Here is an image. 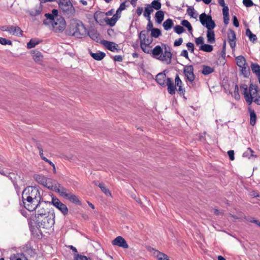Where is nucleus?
I'll return each mask as SVG.
<instances>
[{
  "label": "nucleus",
  "mask_w": 260,
  "mask_h": 260,
  "mask_svg": "<svg viewBox=\"0 0 260 260\" xmlns=\"http://www.w3.org/2000/svg\"><path fill=\"white\" fill-rule=\"evenodd\" d=\"M52 25L55 32H61L66 28V22L63 17H59L54 20Z\"/></svg>",
  "instance_id": "nucleus-6"
},
{
  "label": "nucleus",
  "mask_w": 260,
  "mask_h": 260,
  "mask_svg": "<svg viewBox=\"0 0 260 260\" xmlns=\"http://www.w3.org/2000/svg\"><path fill=\"white\" fill-rule=\"evenodd\" d=\"M51 205H53L57 208L64 215H66L68 213V208L67 206L61 203L58 199L55 197L52 198V201L50 202Z\"/></svg>",
  "instance_id": "nucleus-7"
},
{
  "label": "nucleus",
  "mask_w": 260,
  "mask_h": 260,
  "mask_svg": "<svg viewBox=\"0 0 260 260\" xmlns=\"http://www.w3.org/2000/svg\"><path fill=\"white\" fill-rule=\"evenodd\" d=\"M45 16L46 17L47 20H50L52 24L56 19L51 13H46L45 14Z\"/></svg>",
  "instance_id": "nucleus-59"
},
{
  "label": "nucleus",
  "mask_w": 260,
  "mask_h": 260,
  "mask_svg": "<svg viewBox=\"0 0 260 260\" xmlns=\"http://www.w3.org/2000/svg\"><path fill=\"white\" fill-rule=\"evenodd\" d=\"M74 260H91L90 257L79 254H75Z\"/></svg>",
  "instance_id": "nucleus-49"
},
{
  "label": "nucleus",
  "mask_w": 260,
  "mask_h": 260,
  "mask_svg": "<svg viewBox=\"0 0 260 260\" xmlns=\"http://www.w3.org/2000/svg\"><path fill=\"white\" fill-rule=\"evenodd\" d=\"M66 199L69 200L71 202L78 205H81V201L79 199L77 196L75 194L68 193Z\"/></svg>",
  "instance_id": "nucleus-21"
},
{
  "label": "nucleus",
  "mask_w": 260,
  "mask_h": 260,
  "mask_svg": "<svg viewBox=\"0 0 260 260\" xmlns=\"http://www.w3.org/2000/svg\"><path fill=\"white\" fill-rule=\"evenodd\" d=\"M35 210V213L30 215L28 219V221L29 220H34L37 218L40 219V217H43L44 216L54 213V209L51 207V202L42 200L38 204Z\"/></svg>",
  "instance_id": "nucleus-1"
},
{
  "label": "nucleus",
  "mask_w": 260,
  "mask_h": 260,
  "mask_svg": "<svg viewBox=\"0 0 260 260\" xmlns=\"http://www.w3.org/2000/svg\"><path fill=\"white\" fill-rule=\"evenodd\" d=\"M23 31L20 27L18 26H15L14 28L13 35H15L18 37H22L23 34Z\"/></svg>",
  "instance_id": "nucleus-47"
},
{
  "label": "nucleus",
  "mask_w": 260,
  "mask_h": 260,
  "mask_svg": "<svg viewBox=\"0 0 260 260\" xmlns=\"http://www.w3.org/2000/svg\"><path fill=\"white\" fill-rule=\"evenodd\" d=\"M45 181L46 183H45L43 186L51 190L54 191L55 189L56 188V186H59V183L55 180H53L51 178H47Z\"/></svg>",
  "instance_id": "nucleus-14"
},
{
  "label": "nucleus",
  "mask_w": 260,
  "mask_h": 260,
  "mask_svg": "<svg viewBox=\"0 0 260 260\" xmlns=\"http://www.w3.org/2000/svg\"><path fill=\"white\" fill-rule=\"evenodd\" d=\"M234 98L236 100H239L240 99V95L239 92V87L238 85L236 84L235 85L234 89Z\"/></svg>",
  "instance_id": "nucleus-54"
},
{
  "label": "nucleus",
  "mask_w": 260,
  "mask_h": 260,
  "mask_svg": "<svg viewBox=\"0 0 260 260\" xmlns=\"http://www.w3.org/2000/svg\"><path fill=\"white\" fill-rule=\"evenodd\" d=\"M240 68L241 74H242L245 78H248L250 74V69L248 67V64L241 67Z\"/></svg>",
  "instance_id": "nucleus-35"
},
{
  "label": "nucleus",
  "mask_w": 260,
  "mask_h": 260,
  "mask_svg": "<svg viewBox=\"0 0 260 260\" xmlns=\"http://www.w3.org/2000/svg\"><path fill=\"white\" fill-rule=\"evenodd\" d=\"M236 60L237 66L239 68L242 67L245 65L247 66V64L245 58L242 55L237 56L236 58Z\"/></svg>",
  "instance_id": "nucleus-28"
},
{
  "label": "nucleus",
  "mask_w": 260,
  "mask_h": 260,
  "mask_svg": "<svg viewBox=\"0 0 260 260\" xmlns=\"http://www.w3.org/2000/svg\"><path fill=\"white\" fill-rule=\"evenodd\" d=\"M173 21L171 19H167L162 24L164 29L166 30L170 29L173 27Z\"/></svg>",
  "instance_id": "nucleus-34"
},
{
  "label": "nucleus",
  "mask_w": 260,
  "mask_h": 260,
  "mask_svg": "<svg viewBox=\"0 0 260 260\" xmlns=\"http://www.w3.org/2000/svg\"><path fill=\"white\" fill-rule=\"evenodd\" d=\"M148 35V31L145 30H142L139 35V38L141 40L140 46H142V44L148 43V45H150L152 42V39H149L147 37Z\"/></svg>",
  "instance_id": "nucleus-12"
},
{
  "label": "nucleus",
  "mask_w": 260,
  "mask_h": 260,
  "mask_svg": "<svg viewBox=\"0 0 260 260\" xmlns=\"http://www.w3.org/2000/svg\"><path fill=\"white\" fill-rule=\"evenodd\" d=\"M164 52L159 56L158 59L161 61H166L167 64H169L171 62L172 53L171 52L170 48L164 45Z\"/></svg>",
  "instance_id": "nucleus-9"
},
{
  "label": "nucleus",
  "mask_w": 260,
  "mask_h": 260,
  "mask_svg": "<svg viewBox=\"0 0 260 260\" xmlns=\"http://www.w3.org/2000/svg\"><path fill=\"white\" fill-rule=\"evenodd\" d=\"M40 218V219L37 218L34 220H29L28 222V224L31 226L34 224H35L37 228L40 231L42 237L43 234L40 229L41 228L46 229H51L55 223V213L50 214Z\"/></svg>",
  "instance_id": "nucleus-2"
},
{
  "label": "nucleus",
  "mask_w": 260,
  "mask_h": 260,
  "mask_svg": "<svg viewBox=\"0 0 260 260\" xmlns=\"http://www.w3.org/2000/svg\"><path fill=\"white\" fill-rule=\"evenodd\" d=\"M181 24L183 26L187 28L188 31L191 33V32L192 31V27L191 24L188 20H185V19L183 20L181 22Z\"/></svg>",
  "instance_id": "nucleus-42"
},
{
  "label": "nucleus",
  "mask_w": 260,
  "mask_h": 260,
  "mask_svg": "<svg viewBox=\"0 0 260 260\" xmlns=\"http://www.w3.org/2000/svg\"><path fill=\"white\" fill-rule=\"evenodd\" d=\"M194 9L193 8L191 7H188L187 12L188 14V15L193 18H196L197 14L194 13Z\"/></svg>",
  "instance_id": "nucleus-50"
},
{
  "label": "nucleus",
  "mask_w": 260,
  "mask_h": 260,
  "mask_svg": "<svg viewBox=\"0 0 260 260\" xmlns=\"http://www.w3.org/2000/svg\"><path fill=\"white\" fill-rule=\"evenodd\" d=\"M141 46L142 50L146 53H150V50L149 48H147L146 47L148 46L149 45H148V43L142 44Z\"/></svg>",
  "instance_id": "nucleus-61"
},
{
  "label": "nucleus",
  "mask_w": 260,
  "mask_h": 260,
  "mask_svg": "<svg viewBox=\"0 0 260 260\" xmlns=\"http://www.w3.org/2000/svg\"><path fill=\"white\" fill-rule=\"evenodd\" d=\"M89 37L93 41L99 42L100 39V34L98 31L94 29H90L89 31H87V33Z\"/></svg>",
  "instance_id": "nucleus-17"
},
{
  "label": "nucleus",
  "mask_w": 260,
  "mask_h": 260,
  "mask_svg": "<svg viewBox=\"0 0 260 260\" xmlns=\"http://www.w3.org/2000/svg\"><path fill=\"white\" fill-rule=\"evenodd\" d=\"M114 12V9H111L108 12L106 13L102 12H96L94 14V18L96 21H98L99 18L103 17L104 15H105L106 16H111L113 15Z\"/></svg>",
  "instance_id": "nucleus-20"
},
{
  "label": "nucleus",
  "mask_w": 260,
  "mask_h": 260,
  "mask_svg": "<svg viewBox=\"0 0 260 260\" xmlns=\"http://www.w3.org/2000/svg\"><path fill=\"white\" fill-rule=\"evenodd\" d=\"M228 41H234L236 39V34L235 31L232 29H229V32L228 33Z\"/></svg>",
  "instance_id": "nucleus-46"
},
{
  "label": "nucleus",
  "mask_w": 260,
  "mask_h": 260,
  "mask_svg": "<svg viewBox=\"0 0 260 260\" xmlns=\"http://www.w3.org/2000/svg\"><path fill=\"white\" fill-rule=\"evenodd\" d=\"M209 19L208 20V22L205 25L206 27L208 29L207 31L213 30V29L216 26L215 22L212 20V17L208 18Z\"/></svg>",
  "instance_id": "nucleus-31"
},
{
  "label": "nucleus",
  "mask_w": 260,
  "mask_h": 260,
  "mask_svg": "<svg viewBox=\"0 0 260 260\" xmlns=\"http://www.w3.org/2000/svg\"><path fill=\"white\" fill-rule=\"evenodd\" d=\"M176 87H178V89H176V90H177L178 92V93L180 95H184L185 92V90L184 88L182 87V85H180L179 86H176Z\"/></svg>",
  "instance_id": "nucleus-60"
},
{
  "label": "nucleus",
  "mask_w": 260,
  "mask_h": 260,
  "mask_svg": "<svg viewBox=\"0 0 260 260\" xmlns=\"http://www.w3.org/2000/svg\"><path fill=\"white\" fill-rule=\"evenodd\" d=\"M29 187H25L22 193V199L23 203L27 201V197L29 192Z\"/></svg>",
  "instance_id": "nucleus-51"
},
{
  "label": "nucleus",
  "mask_w": 260,
  "mask_h": 260,
  "mask_svg": "<svg viewBox=\"0 0 260 260\" xmlns=\"http://www.w3.org/2000/svg\"><path fill=\"white\" fill-rule=\"evenodd\" d=\"M252 96L254 98L253 102L258 105H260V90H255L252 93Z\"/></svg>",
  "instance_id": "nucleus-36"
},
{
  "label": "nucleus",
  "mask_w": 260,
  "mask_h": 260,
  "mask_svg": "<svg viewBox=\"0 0 260 260\" xmlns=\"http://www.w3.org/2000/svg\"><path fill=\"white\" fill-rule=\"evenodd\" d=\"M156 254L155 255L158 260H169L168 256L166 254L160 252L159 251H155Z\"/></svg>",
  "instance_id": "nucleus-45"
},
{
  "label": "nucleus",
  "mask_w": 260,
  "mask_h": 260,
  "mask_svg": "<svg viewBox=\"0 0 260 260\" xmlns=\"http://www.w3.org/2000/svg\"><path fill=\"white\" fill-rule=\"evenodd\" d=\"M10 260H28V258L24 253H17L11 256Z\"/></svg>",
  "instance_id": "nucleus-22"
},
{
  "label": "nucleus",
  "mask_w": 260,
  "mask_h": 260,
  "mask_svg": "<svg viewBox=\"0 0 260 260\" xmlns=\"http://www.w3.org/2000/svg\"><path fill=\"white\" fill-rule=\"evenodd\" d=\"M214 72V69L213 68L210 67V66H208L206 65L203 66V70L202 71V73L204 75H208L211 73H212Z\"/></svg>",
  "instance_id": "nucleus-33"
},
{
  "label": "nucleus",
  "mask_w": 260,
  "mask_h": 260,
  "mask_svg": "<svg viewBox=\"0 0 260 260\" xmlns=\"http://www.w3.org/2000/svg\"><path fill=\"white\" fill-rule=\"evenodd\" d=\"M250 67L252 73L257 77L260 84V66L257 63L251 62Z\"/></svg>",
  "instance_id": "nucleus-16"
},
{
  "label": "nucleus",
  "mask_w": 260,
  "mask_h": 260,
  "mask_svg": "<svg viewBox=\"0 0 260 260\" xmlns=\"http://www.w3.org/2000/svg\"><path fill=\"white\" fill-rule=\"evenodd\" d=\"M32 141L35 144L36 146L37 147V148L39 149V150L42 153L43 148H42V146L41 144L40 143V142L34 138L32 139Z\"/></svg>",
  "instance_id": "nucleus-56"
},
{
  "label": "nucleus",
  "mask_w": 260,
  "mask_h": 260,
  "mask_svg": "<svg viewBox=\"0 0 260 260\" xmlns=\"http://www.w3.org/2000/svg\"><path fill=\"white\" fill-rule=\"evenodd\" d=\"M243 94L244 95V98L247 103L250 105L253 102V99L254 98L252 96V92H249L248 90V88L243 89Z\"/></svg>",
  "instance_id": "nucleus-18"
},
{
  "label": "nucleus",
  "mask_w": 260,
  "mask_h": 260,
  "mask_svg": "<svg viewBox=\"0 0 260 260\" xmlns=\"http://www.w3.org/2000/svg\"><path fill=\"white\" fill-rule=\"evenodd\" d=\"M70 35L77 37H82L86 35L87 29L84 25L81 23L73 22L70 25Z\"/></svg>",
  "instance_id": "nucleus-5"
},
{
  "label": "nucleus",
  "mask_w": 260,
  "mask_h": 260,
  "mask_svg": "<svg viewBox=\"0 0 260 260\" xmlns=\"http://www.w3.org/2000/svg\"><path fill=\"white\" fill-rule=\"evenodd\" d=\"M211 16L207 15L205 13H203L200 16V21L203 25H205L208 21L209 17Z\"/></svg>",
  "instance_id": "nucleus-40"
},
{
  "label": "nucleus",
  "mask_w": 260,
  "mask_h": 260,
  "mask_svg": "<svg viewBox=\"0 0 260 260\" xmlns=\"http://www.w3.org/2000/svg\"><path fill=\"white\" fill-rule=\"evenodd\" d=\"M245 35L249 38V40L250 42L253 43H255L257 39L256 36L253 34L249 28H247L246 29Z\"/></svg>",
  "instance_id": "nucleus-25"
},
{
  "label": "nucleus",
  "mask_w": 260,
  "mask_h": 260,
  "mask_svg": "<svg viewBox=\"0 0 260 260\" xmlns=\"http://www.w3.org/2000/svg\"><path fill=\"white\" fill-rule=\"evenodd\" d=\"M174 31L178 35H180L185 31V29L183 27L179 25H176L174 27Z\"/></svg>",
  "instance_id": "nucleus-48"
},
{
  "label": "nucleus",
  "mask_w": 260,
  "mask_h": 260,
  "mask_svg": "<svg viewBox=\"0 0 260 260\" xmlns=\"http://www.w3.org/2000/svg\"><path fill=\"white\" fill-rule=\"evenodd\" d=\"M229 7L228 6H223V9H222L223 16H229Z\"/></svg>",
  "instance_id": "nucleus-64"
},
{
  "label": "nucleus",
  "mask_w": 260,
  "mask_h": 260,
  "mask_svg": "<svg viewBox=\"0 0 260 260\" xmlns=\"http://www.w3.org/2000/svg\"><path fill=\"white\" fill-rule=\"evenodd\" d=\"M30 53L32 55V57L36 61H40L43 58L42 53L38 50H31Z\"/></svg>",
  "instance_id": "nucleus-27"
},
{
  "label": "nucleus",
  "mask_w": 260,
  "mask_h": 260,
  "mask_svg": "<svg viewBox=\"0 0 260 260\" xmlns=\"http://www.w3.org/2000/svg\"><path fill=\"white\" fill-rule=\"evenodd\" d=\"M90 54L93 59L98 61L102 60L106 56V54L101 51H99L97 53L90 52Z\"/></svg>",
  "instance_id": "nucleus-23"
},
{
  "label": "nucleus",
  "mask_w": 260,
  "mask_h": 260,
  "mask_svg": "<svg viewBox=\"0 0 260 260\" xmlns=\"http://www.w3.org/2000/svg\"><path fill=\"white\" fill-rule=\"evenodd\" d=\"M243 4L246 7H251L254 5L252 0H243Z\"/></svg>",
  "instance_id": "nucleus-58"
},
{
  "label": "nucleus",
  "mask_w": 260,
  "mask_h": 260,
  "mask_svg": "<svg viewBox=\"0 0 260 260\" xmlns=\"http://www.w3.org/2000/svg\"><path fill=\"white\" fill-rule=\"evenodd\" d=\"M207 41L210 43H214L215 42V34L213 30L207 31Z\"/></svg>",
  "instance_id": "nucleus-32"
},
{
  "label": "nucleus",
  "mask_w": 260,
  "mask_h": 260,
  "mask_svg": "<svg viewBox=\"0 0 260 260\" xmlns=\"http://www.w3.org/2000/svg\"><path fill=\"white\" fill-rule=\"evenodd\" d=\"M213 47L211 45L204 44L199 47V50L206 52H211L213 51Z\"/></svg>",
  "instance_id": "nucleus-39"
},
{
  "label": "nucleus",
  "mask_w": 260,
  "mask_h": 260,
  "mask_svg": "<svg viewBox=\"0 0 260 260\" xmlns=\"http://www.w3.org/2000/svg\"><path fill=\"white\" fill-rule=\"evenodd\" d=\"M153 12V9L151 8L150 7L147 6L145 8V11L143 13L144 16H148Z\"/></svg>",
  "instance_id": "nucleus-53"
},
{
  "label": "nucleus",
  "mask_w": 260,
  "mask_h": 260,
  "mask_svg": "<svg viewBox=\"0 0 260 260\" xmlns=\"http://www.w3.org/2000/svg\"><path fill=\"white\" fill-rule=\"evenodd\" d=\"M186 46L189 51H190L191 53L193 52L194 47V45L192 43L188 42L186 44Z\"/></svg>",
  "instance_id": "nucleus-63"
},
{
  "label": "nucleus",
  "mask_w": 260,
  "mask_h": 260,
  "mask_svg": "<svg viewBox=\"0 0 260 260\" xmlns=\"http://www.w3.org/2000/svg\"><path fill=\"white\" fill-rule=\"evenodd\" d=\"M12 182L13 183L16 181V175L14 173L10 172L9 173L8 175L7 176Z\"/></svg>",
  "instance_id": "nucleus-57"
},
{
  "label": "nucleus",
  "mask_w": 260,
  "mask_h": 260,
  "mask_svg": "<svg viewBox=\"0 0 260 260\" xmlns=\"http://www.w3.org/2000/svg\"><path fill=\"white\" fill-rule=\"evenodd\" d=\"M112 243L113 245L118 246L123 248H128V247L126 240L121 236L117 237L112 241Z\"/></svg>",
  "instance_id": "nucleus-13"
},
{
  "label": "nucleus",
  "mask_w": 260,
  "mask_h": 260,
  "mask_svg": "<svg viewBox=\"0 0 260 260\" xmlns=\"http://www.w3.org/2000/svg\"><path fill=\"white\" fill-rule=\"evenodd\" d=\"M155 21L158 24H160L164 18V12L159 10L156 12L155 15Z\"/></svg>",
  "instance_id": "nucleus-26"
},
{
  "label": "nucleus",
  "mask_w": 260,
  "mask_h": 260,
  "mask_svg": "<svg viewBox=\"0 0 260 260\" xmlns=\"http://www.w3.org/2000/svg\"><path fill=\"white\" fill-rule=\"evenodd\" d=\"M98 186L101 188V190L107 196H111V193L108 188H107L104 183H101L98 184Z\"/></svg>",
  "instance_id": "nucleus-41"
},
{
  "label": "nucleus",
  "mask_w": 260,
  "mask_h": 260,
  "mask_svg": "<svg viewBox=\"0 0 260 260\" xmlns=\"http://www.w3.org/2000/svg\"><path fill=\"white\" fill-rule=\"evenodd\" d=\"M41 201L32 199L31 200H27L26 201L23 202L24 207L29 211H33L36 210V207Z\"/></svg>",
  "instance_id": "nucleus-11"
},
{
  "label": "nucleus",
  "mask_w": 260,
  "mask_h": 260,
  "mask_svg": "<svg viewBox=\"0 0 260 260\" xmlns=\"http://www.w3.org/2000/svg\"><path fill=\"white\" fill-rule=\"evenodd\" d=\"M146 6L150 7L151 8H153L156 10H159L161 8V4L159 0H154L151 4H147Z\"/></svg>",
  "instance_id": "nucleus-29"
},
{
  "label": "nucleus",
  "mask_w": 260,
  "mask_h": 260,
  "mask_svg": "<svg viewBox=\"0 0 260 260\" xmlns=\"http://www.w3.org/2000/svg\"><path fill=\"white\" fill-rule=\"evenodd\" d=\"M0 44L3 45H12V43L11 40L2 37H0Z\"/></svg>",
  "instance_id": "nucleus-52"
},
{
  "label": "nucleus",
  "mask_w": 260,
  "mask_h": 260,
  "mask_svg": "<svg viewBox=\"0 0 260 260\" xmlns=\"http://www.w3.org/2000/svg\"><path fill=\"white\" fill-rule=\"evenodd\" d=\"M101 44L103 45L108 50L114 52L115 50L118 51L119 50L116 48V44L115 43L113 42H110L107 40H102L101 41Z\"/></svg>",
  "instance_id": "nucleus-15"
},
{
  "label": "nucleus",
  "mask_w": 260,
  "mask_h": 260,
  "mask_svg": "<svg viewBox=\"0 0 260 260\" xmlns=\"http://www.w3.org/2000/svg\"><path fill=\"white\" fill-rule=\"evenodd\" d=\"M248 111L250 114V123L252 126H254L256 121L257 116L254 110L250 107L248 108Z\"/></svg>",
  "instance_id": "nucleus-19"
},
{
  "label": "nucleus",
  "mask_w": 260,
  "mask_h": 260,
  "mask_svg": "<svg viewBox=\"0 0 260 260\" xmlns=\"http://www.w3.org/2000/svg\"><path fill=\"white\" fill-rule=\"evenodd\" d=\"M151 52L154 56H160L162 54V49L159 45H157L151 50Z\"/></svg>",
  "instance_id": "nucleus-38"
},
{
  "label": "nucleus",
  "mask_w": 260,
  "mask_h": 260,
  "mask_svg": "<svg viewBox=\"0 0 260 260\" xmlns=\"http://www.w3.org/2000/svg\"><path fill=\"white\" fill-rule=\"evenodd\" d=\"M58 4L64 16L72 18L74 16L75 10L70 0H59Z\"/></svg>",
  "instance_id": "nucleus-4"
},
{
  "label": "nucleus",
  "mask_w": 260,
  "mask_h": 260,
  "mask_svg": "<svg viewBox=\"0 0 260 260\" xmlns=\"http://www.w3.org/2000/svg\"><path fill=\"white\" fill-rule=\"evenodd\" d=\"M104 20L106 24L111 27L114 26L116 23V21L113 17L109 18L106 17L104 19Z\"/></svg>",
  "instance_id": "nucleus-43"
},
{
  "label": "nucleus",
  "mask_w": 260,
  "mask_h": 260,
  "mask_svg": "<svg viewBox=\"0 0 260 260\" xmlns=\"http://www.w3.org/2000/svg\"><path fill=\"white\" fill-rule=\"evenodd\" d=\"M184 74L186 79L192 83L195 79V75L193 73V67L192 65L186 66L183 70Z\"/></svg>",
  "instance_id": "nucleus-10"
},
{
  "label": "nucleus",
  "mask_w": 260,
  "mask_h": 260,
  "mask_svg": "<svg viewBox=\"0 0 260 260\" xmlns=\"http://www.w3.org/2000/svg\"><path fill=\"white\" fill-rule=\"evenodd\" d=\"M151 31V36L152 37L157 38L161 35V32L158 28H154Z\"/></svg>",
  "instance_id": "nucleus-44"
},
{
  "label": "nucleus",
  "mask_w": 260,
  "mask_h": 260,
  "mask_svg": "<svg viewBox=\"0 0 260 260\" xmlns=\"http://www.w3.org/2000/svg\"><path fill=\"white\" fill-rule=\"evenodd\" d=\"M59 186H56V188L55 189L54 191L58 193L63 198H66L68 196V193H67V189L64 187L62 186L59 183Z\"/></svg>",
  "instance_id": "nucleus-24"
},
{
  "label": "nucleus",
  "mask_w": 260,
  "mask_h": 260,
  "mask_svg": "<svg viewBox=\"0 0 260 260\" xmlns=\"http://www.w3.org/2000/svg\"><path fill=\"white\" fill-rule=\"evenodd\" d=\"M27 187H29V192L27 197V200L30 201L32 199H36L40 201L42 200V198L40 195V192L38 187L36 186H27Z\"/></svg>",
  "instance_id": "nucleus-8"
},
{
  "label": "nucleus",
  "mask_w": 260,
  "mask_h": 260,
  "mask_svg": "<svg viewBox=\"0 0 260 260\" xmlns=\"http://www.w3.org/2000/svg\"><path fill=\"white\" fill-rule=\"evenodd\" d=\"M34 178L38 183L42 185H44L45 183H46L45 180L47 179V178L41 175H35Z\"/></svg>",
  "instance_id": "nucleus-30"
},
{
  "label": "nucleus",
  "mask_w": 260,
  "mask_h": 260,
  "mask_svg": "<svg viewBox=\"0 0 260 260\" xmlns=\"http://www.w3.org/2000/svg\"><path fill=\"white\" fill-rule=\"evenodd\" d=\"M42 41L37 40L36 39H31L27 44V47L28 49H31L35 47L37 45L40 43Z\"/></svg>",
  "instance_id": "nucleus-37"
},
{
  "label": "nucleus",
  "mask_w": 260,
  "mask_h": 260,
  "mask_svg": "<svg viewBox=\"0 0 260 260\" xmlns=\"http://www.w3.org/2000/svg\"><path fill=\"white\" fill-rule=\"evenodd\" d=\"M155 81L157 84L162 87L168 86V92L171 95L175 94L176 88L174 86V81L172 78L166 77V74L158 73L156 76Z\"/></svg>",
  "instance_id": "nucleus-3"
},
{
  "label": "nucleus",
  "mask_w": 260,
  "mask_h": 260,
  "mask_svg": "<svg viewBox=\"0 0 260 260\" xmlns=\"http://www.w3.org/2000/svg\"><path fill=\"white\" fill-rule=\"evenodd\" d=\"M180 85H183V83L180 79L179 75L177 74L175 76V84H174V86H175V88H176V86H179Z\"/></svg>",
  "instance_id": "nucleus-55"
},
{
  "label": "nucleus",
  "mask_w": 260,
  "mask_h": 260,
  "mask_svg": "<svg viewBox=\"0 0 260 260\" xmlns=\"http://www.w3.org/2000/svg\"><path fill=\"white\" fill-rule=\"evenodd\" d=\"M195 42L197 45H203L204 44V40L203 37H200L198 38H196L195 40Z\"/></svg>",
  "instance_id": "nucleus-62"
}]
</instances>
